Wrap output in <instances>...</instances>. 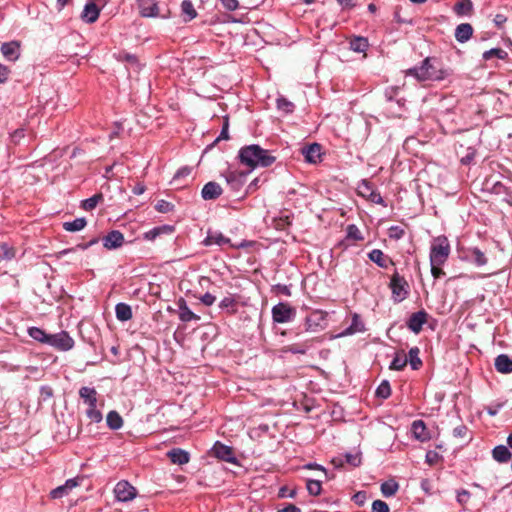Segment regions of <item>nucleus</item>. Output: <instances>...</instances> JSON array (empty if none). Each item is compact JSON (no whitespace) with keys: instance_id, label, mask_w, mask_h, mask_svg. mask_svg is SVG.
Returning a JSON list of instances; mask_svg holds the SVG:
<instances>
[{"instance_id":"6","label":"nucleus","mask_w":512,"mask_h":512,"mask_svg":"<svg viewBox=\"0 0 512 512\" xmlns=\"http://www.w3.org/2000/svg\"><path fill=\"white\" fill-rule=\"evenodd\" d=\"M296 315V310L288 303L280 302L272 308V319L276 323L290 322Z\"/></svg>"},{"instance_id":"60","label":"nucleus","mask_w":512,"mask_h":512,"mask_svg":"<svg viewBox=\"0 0 512 512\" xmlns=\"http://www.w3.org/2000/svg\"><path fill=\"white\" fill-rule=\"evenodd\" d=\"M24 137V130L17 129L11 134V141L15 144L19 143L20 140Z\"/></svg>"},{"instance_id":"36","label":"nucleus","mask_w":512,"mask_h":512,"mask_svg":"<svg viewBox=\"0 0 512 512\" xmlns=\"http://www.w3.org/2000/svg\"><path fill=\"white\" fill-rule=\"evenodd\" d=\"M420 350L418 347H412L408 353V362L413 370H418L422 366V361L419 358Z\"/></svg>"},{"instance_id":"39","label":"nucleus","mask_w":512,"mask_h":512,"mask_svg":"<svg viewBox=\"0 0 512 512\" xmlns=\"http://www.w3.org/2000/svg\"><path fill=\"white\" fill-rule=\"evenodd\" d=\"M374 187L372 183L366 179H363L357 186V193L359 196L368 199L371 196V192Z\"/></svg>"},{"instance_id":"11","label":"nucleus","mask_w":512,"mask_h":512,"mask_svg":"<svg viewBox=\"0 0 512 512\" xmlns=\"http://www.w3.org/2000/svg\"><path fill=\"white\" fill-rule=\"evenodd\" d=\"M215 457L228 463L235 464L237 459L234 451L230 446L224 445L221 442H216L212 448Z\"/></svg>"},{"instance_id":"22","label":"nucleus","mask_w":512,"mask_h":512,"mask_svg":"<svg viewBox=\"0 0 512 512\" xmlns=\"http://www.w3.org/2000/svg\"><path fill=\"white\" fill-rule=\"evenodd\" d=\"M473 34V27L469 23L459 24L455 29V38L458 42L468 41Z\"/></svg>"},{"instance_id":"51","label":"nucleus","mask_w":512,"mask_h":512,"mask_svg":"<svg viewBox=\"0 0 512 512\" xmlns=\"http://www.w3.org/2000/svg\"><path fill=\"white\" fill-rule=\"evenodd\" d=\"M440 459V455L435 451H428L425 456V460L429 465H434Z\"/></svg>"},{"instance_id":"21","label":"nucleus","mask_w":512,"mask_h":512,"mask_svg":"<svg viewBox=\"0 0 512 512\" xmlns=\"http://www.w3.org/2000/svg\"><path fill=\"white\" fill-rule=\"evenodd\" d=\"M495 369L503 374L512 373V359L506 354H500L495 358Z\"/></svg>"},{"instance_id":"35","label":"nucleus","mask_w":512,"mask_h":512,"mask_svg":"<svg viewBox=\"0 0 512 512\" xmlns=\"http://www.w3.org/2000/svg\"><path fill=\"white\" fill-rule=\"evenodd\" d=\"M454 12L459 15H468L473 9V4L470 0H461L454 5Z\"/></svg>"},{"instance_id":"52","label":"nucleus","mask_w":512,"mask_h":512,"mask_svg":"<svg viewBox=\"0 0 512 512\" xmlns=\"http://www.w3.org/2000/svg\"><path fill=\"white\" fill-rule=\"evenodd\" d=\"M468 433V428L465 425H459L453 429V435L457 438H465Z\"/></svg>"},{"instance_id":"61","label":"nucleus","mask_w":512,"mask_h":512,"mask_svg":"<svg viewBox=\"0 0 512 512\" xmlns=\"http://www.w3.org/2000/svg\"><path fill=\"white\" fill-rule=\"evenodd\" d=\"M353 498H354V501L356 504H358L359 506H362L366 501V493L365 492H357Z\"/></svg>"},{"instance_id":"27","label":"nucleus","mask_w":512,"mask_h":512,"mask_svg":"<svg viewBox=\"0 0 512 512\" xmlns=\"http://www.w3.org/2000/svg\"><path fill=\"white\" fill-rule=\"evenodd\" d=\"M493 459L499 463H505L510 460L512 454L505 445H498L492 450Z\"/></svg>"},{"instance_id":"8","label":"nucleus","mask_w":512,"mask_h":512,"mask_svg":"<svg viewBox=\"0 0 512 512\" xmlns=\"http://www.w3.org/2000/svg\"><path fill=\"white\" fill-rule=\"evenodd\" d=\"M48 345L61 351H68L73 348L74 340L65 331L57 334H50Z\"/></svg>"},{"instance_id":"62","label":"nucleus","mask_w":512,"mask_h":512,"mask_svg":"<svg viewBox=\"0 0 512 512\" xmlns=\"http://www.w3.org/2000/svg\"><path fill=\"white\" fill-rule=\"evenodd\" d=\"M348 235L354 239H361L360 232L355 225H350L348 227Z\"/></svg>"},{"instance_id":"38","label":"nucleus","mask_w":512,"mask_h":512,"mask_svg":"<svg viewBox=\"0 0 512 512\" xmlns=\"http://www.w3.org/2000/svg\"><path fill=\"white\" fill-rule=\"evenodd\" d=\"M399 485L394 480H389L381 484V493L385 497H391L398 491Z\"/></svg>"},{"instance_id":"34","label":"nucleus","mask_w":512,"mask_h":512,"mask_svg":"<svg viewBox=\"0 0 512 512\" xmlns=\"http://www.w3.org/2000/svg\"><path fill=\"white\" fill-rule=\"evenodd\" d=\"M107 425L110 429L118 430L123 425V419L116 411H110L106 418Z\"/></svg>"},{"instance_id":"18","label":"nucleus","mask_w":512,"mask_h":512,"mask_svg":"<svg viewBox=\"0 0 512 512\" xmlns=\"http://www.w3.org/2000/svg\"><path fill=\"white\" fill-rule=\"evenodd\" d=\"M140 13L144 17L158 16V6L155 0H138Z\"/></svg>"},{"instance_id":"28","label":"nucleus","mask_w":512,"mask_h":512,"mask_svg":"<svg viewBox=\"0 0 512 512\" xmlns=\"http://www.w3.org/2000/svg\"><path fill=\"white\" fill-rule=\"evenodd\" d=\"M350 49L354 52L361 53L368 49L369 43L367 38L361 36H354L349 41Z\"/></svg>"},{"instance_id":"16","label":"nucleus","mask_w":512,"mask_h":512,"mask_svg":"<svg viewBox=\"0 0 512 512\" xmlns=\"http://www.w3.org/2000/svg\"><path fill=\"white\" fill-rule=\"evenodd\" d=\"M222 192V187L217 182L210 181L202 188L201 196L204 200H214L217 199Z\"/></svg>"},{"instance_id":"4","label":"nucleus","mask_w":512,"mask_h":512,"mask_svg":"<svg viewBox=\"0 0 512 512\" xmlns=\"http://www.w3.org/2000/svg\"><path fill=\"white\" fill-rule=\"evenodd\" d=\"M390 288L392 291V299L396 303L402 302L409 294V285L407 281L397 272H395L391 277Z\"/></svg>"},{"instance_id":"43","label":"nucleus","mask_w":512,"mask_h":512,"mask_svg":"<svg viewBox=\"0 0 512 512\" xmlns=\"http://www.w3.org/2000/svg\"><path fill=\"white\" fill-rule=\"evenodd\" d=\"M219 307L221 309L227 310V312H229V313H234L235 307H236V301L234 300V298H232L230 296L225 297L220 301Z\"/></svg>"},{"instance_id":"50","label":"nucleus","mask_w":512,"mask_h":512,"mask_svg":"<svg viewBox=\"0 0 512 512\" xmlns=\"http://www.w3.org/2000/svg\"><path fill=\"white\" fill-rule=\"evenodd\" d=\"M223 7L228 11H235L239 7L238 0H220Z\"/></svg>"},{"instance_id":"58","label":"nucleus","mask_w":512,"mask_h":512,"mask_svg":"<svg viewBox=\"0 0 512 512\" xmlns=\"http://www.w3.org/2000/svg\"><path fill=\"white\" fill-rule=\"evenodd\" d=\"M201 302L206 305V306H211L212 304H214L216 298L214 295H212L211 293H205L202 297H201Z\"/></svg>"},{"instance_id":"57","label":"nucleus","mask_w":512,"mask_h":512,"mask_svg":"<svg viewBox=\"0 0 512 512\" xmlns=\"http://www.w3.org/2000/svg\"><path fill=\"white\" fill-rule=\"evenodd\" d=\"M228 128H229V123H228V120L226 119L223 123L221 133L218 136V138L216 139V141H219L221 139H223V140L229 139Z\"/></svg>"},{"instance_id":"24","label":"nucleus","mask_w":512,"mask_h":512,"mask_svg":"<svg viewBox=\"0 0 512 512\" xmlns=\"http://www.w3.org/2000/svg\"><path fill=\"white\" fill-rule=\"evenodd\" d=\"M368 256L372 262L376 263L381 268H387L389 264H392V260L380 249H373Z\"/></svg>"},{"instance_id":"42","label":"nucleus","mask_w":512,"mask_h":512,"mask_svg":"<svg viewBox=\"0 0 512 512\" xmlns=\"http://www.w3.org/2000/svg\"><path fill=\"white\" fill-rule=\"evenodd\" d=\"M376 395L380 398L386 399L391 395V387L387 380L381 382L376 390Z\"/></svg>"},{"instance_id":"47","label":"nucleus","mask_w":512,"mask_h":512,"mask_svg":"<svg viewBox=\"0 0 512 512\" xmlns=\"http://www.w3.org/2000/svg\"><path fill=\"white\" fill-rule=\"evenodd\" d=\"M389 506L382 500H375L372 503V512H389Z\"/></svg>"},{"instance_id":"10","label":"nucleus","mask_w":512,"mask_h":512,"mask_svg":"<svg viewBox=\"0 0 512 512\" xmlns=\"http://www.w3.org/2000/svg\"><path fill=\"white\" fill-rule=\"evenodd\" d=\"M81 481H82V478H80V477H75V478L66 480V482L63 485H60V486L54 488L53 490H51V492L49 494L50 498L51 499H61L64 496H67L72 491V489H74L75 487L80 485Z\"/></svg>"},{"instance_id":"55","label":"nucleus","mask_w":512,"mask_h":512,"mask_svg":"<svg viewBox=\"0 0 512 512\" xmlns=\"http://www.w3.org/2000/svg\"><path fill=\"white\" fill-rule=\"evenodd\" d=\"M191 168L190 167H182L179 169L176 174L174 175L173 180L177 181L183 177H188L191 174Z\"/></svg>"},{"instance_id":"17","label":"nucleus","mask_w":512,"mask_h":512,"mask_svg":"<svg viewBox=\"0 0 512 512\" xmlns=\"http://www.w3.org/2000/svg\"><path fill=\"white\" fill-rule=\"evenodd\" d=\"M203 243L205 246H210L213 244H216L219 246H223V245L233 246L231 244V240L229 238L225 237L221 232L209 231L206 238L204 239Z\"/></svg>"},{"instance_id":"3","label":"nucleus","mask_w":512,"mask_h":512,"mask_svg":"<svg viewBox=\"0 0 512 512\" xmlns=\"http://www.w3.org/2000/svg\"><path fill=\"white\" fill-rule=\"evenodd\" d=\"M450 255V244L446 236L433 239L430 247V265H443Z\"/></svg>"},{"instance_id":"9","label":"nucleus","mask_w":512,"mask_h":512,"mask_svg":"<svg viewBox=\"0 0 512 512\" xmlns=\"http://www.w3.org/2000/svg\"><path fill=\"white\" fill-rule=\"evenodd\" d=\"M114 494L118 501L127 502L136 497L137 491L129 482L123 480L116 484Z\"/></svg>"},{"instance_id":"48","label":"nucleus","mask_w":512,"mask_h":512,"mask_svg":"<svg viewBox=\"0 0 512 512\" xmlns=\"http://www.w3.org/2000/svg\"><path fill=\"white\" fill-rule=\"evenodd\" d=\"M345 460L348 464H350L353 467H358L361 464V456L359 453H356V454L347 453L345 455Z\"/></svg>"},{"instance_id":"56","label":"nucleus","mask_w":512,"mask_h":512,"mask_svg":"<svg viewBox=\"0 0 512 512\" xmlns=\"http://www.w3.org/2000/svg\"><path fill=\"white\" fill-rule=\"evenodd\" d=\"M390 237L395 239H400L404 235V230L399 226H392L390 229Z\"/></svg>"},{"instance_id":"12","label":"nucleus","mask_w":512,"mask_h":512,"mask_svg":"<svg viewBox=\"0 0 512 512\" xmlns=\"http://www.w3.org/2000/svg\"><path fill=\"white\" fill-rule=\"evenodd\" d=\"M102 242L105 248L116 249L124 243V235L118 230H113L103 237Z\"/></svg>"},{"instance_id":"63","label":"nucleus","mask_w":512,"mask_h":512,"mask_svg":"<svg viewBox=\"0 0 512 512\" xmlns=\"http://www.w3.org/2000/svg\"><path fill=\"white\" fill-rule=\"evenodd\" d=\"M442 265L431 266V273L434 278H440L444 275V271L441 269Z\"/></svg>"},{"instance_id":"49","label":"nucleus","mask_w":512,"mask_h":512,"mask_svg":"<svg viewBox=\"0 0 512 512\" xmlns=\"http://www.w3.org/2000/svg\"><path fill=\"white\" fill-rule=\"evenodd\" d=\"M156 210L161 213H168L169 211L172 210V205H171V203H169L165 200H160L156 204Z\"/></svg>"},{"instance_id":"26","label":"nucleus","mask_w":512,"mask_h":512,"mask_svg":"<svg viewBox=\"0 0 512 512\" xmlns=\"http://www.w3.org/2000/svg\"><path fill=\"white\" fill-rule=\"evenodd\" d=\"M79 395L88 407L97 406V391L94 388L82 387L79 390Z\"/></svg>"},{"instance_id":"45","label":"nucleus","mask_w":512,"mask_h":512,"mask_svg":"<svg viewBox=\"0 0 512 512\" xmlns=\"http://www.w3.org/2000/svg\"><path fill=\"white\" fill-rule=\"evenodd\" d=\"M87 417L95 423H99L102 420V413L96 409V406L88 407Z\"/></svg>"},{"instance_id":"33","label":"nucleus","mask_w":512,"mask_h":512,"mask_svg":"<svg viewBox=\"0 0 512 512\" xmlns=\"http://www.w3.org/2000/svg\"><path fill=\"white\" fill-rule=\"evenodd\" d=\"M181 11L184 15V21L188 22L197 16V12L190 0H184L181 4Z\"/></svg>"},{"instance_id":"41","label":"nucleus","mask_w":512,"mask_h":512,"mask_svg":"<svg viewBox=\"0 0 512 512\" xmlns=\"http://www.w3.org/2000/svg\"><path fill=\"white\" fill-rule=\"evenodd\" d=\"M506 56H507V52L501 48H492L483 53L484 60H489L493 57H496L498 59H504Z\"/></svg>"},{"instance_id":"30","label":"nucleus","mask_w":512,"mask_h":512,"mask_svg":"<svg viewBox=\"0 0 512 512\" xmlns=\"http://www.w3.org/2000/svg\"><path fill=\"white\" fill-rule=\"evenodd\" d=\"M179 318L183 322H190L193 320H199L200 317L193 313L188 306L186 305L185 301L182 300V302L179 305Z\"/></svg>"},{"instance_id":"32","label":"nucleus","mask_w":512,"mask_h":512,"mask_svg":"<svg viewBox=\"0 0 512 512\" xmlns=\"http://www.w3.org/2000/svg\"><path fill=\"white\" fill-rule=\"evenodd\" d=\"M407 363H408L407 355L403 351L398 352V353H396L395 357L393 358L389 368L391 370L400 371L407 365Z\"/></svg>"},{"instance_id":"59","label":"nucleus","mask_w":512,"mask_h":512,"mask_svg":"<svg viewBox=\"0 0 512 512\" xmlns=\"http://www.w3.org/2000/svg\"><path fill=\"white\" fill-rule=\"evenodd\" d=\"M470 498V493L467 490H461L457 494V501L460 504H465Z\"/></svg>"},{"instance_id":"44","label":"nucleus","mask_w":512,"mask_h":512,"mask_svg":"<svg viewBox=\"0 0 512 512\" xmlns=\"http://www.w3.org/2000/svg\"><path fill=\"white\" fill-rule=\"evenodd\" d=\"M306 486L310 495L317 496L321 493L322 486L319 480H308Z\"/></svg>"},{"instance_id":"31","label":"nucleus","mask_w":512,"mask_h":512,"mask_svg":"<svg viewBox=\"0 0 512 512\" xmlns=\"http://www.w3.org/2000/svg\"><path fill=\"white\" fill-rule=\"evenodd\" d=\"M28 334L31 338H33L34 340L38 341V342H41V343H44V344H48L49 342V336L50 334H47L43 329L41 328H38V327H30L28 329Z\"/></svg>"},{"instance_id":"54","label":"nucleus","mask_w":512,"mask_h":512,"mask_svg":"<svg viewBox=\"0 0 512 512\" xmlns=\"http://www.w3.org/2000/svg\"><path fill=\"white\" fill-rule=\"evenodd\" d=\"M368 200L375 204L385 205L384 199L375 189L371 192V196L368 197Z\"/></svg>"},{"instance_id":"53","label":"nucleus","mask_w":512,"mask_h":512,"mask_svg":"<svg viewBox=\"0 0 512 512\" xmlns=\"http://www.w3.org/2000/svg\"><path fill=\"white\" fill-rule=\"evenodd\" d=\"M98 204L95 202V200L90 197L88 199H85L81 202V208L86 211L93 210Z\"/></svg>"},{"instance_id":"20","label":"nucleus","mask_w":512,"mask_h":512,"mask_svg":"<svg viewBox=\"0 0 512 512\" xmlns=\"http://www.w3.org/2000/svg\"><path fill=\"white\" fill-rule=\"evenodd\" d=\"M411 432L415 439L425 442L429 439V433L422 420H415L411 425Z\"/></svg>"},{"instance_id":"14","label":"nucleus","mask_w":512,"mask_h":512,"mask_svg":"<svg viewBox=\"0 0 512 512\" xmlns=\"http://www.w3.org/2000/svg\"><path fill=\"white\" fill-rule=\"evenodd\" d=\"M247 174L244 172H237V171H229L226 175V182L231 187L233 191H239L245 181H246Z\"/></svg>"},{"instance_id":"1","label":"nucleus","mask_w":512,"mask_h":512,"mask_svg":"<svg viewBox=\"0 0 512 512\" xmlns=\"http://www.w3.org/2000/svg\"><path fill=\"white\" fill-rule=\"evenodd\" d=\"M406 74L418 81H441L451 75V70L445 68L438 59L427 57L419 67L407 70Z\"/></svg>"},{"instance_id":"7","label":"nucleus","mask_w":512,"mask_h":512,"mask_svg":"<svg viewBox=\"0 0 512 512\" xmlns=\"http://www.w3.org/2000/svg\"><path fill=\"white\" fill-rule=\"evenodd\" d=\"M327 320L326 314L322 311H313L305 319L306 331H320L326 328Z\"/></svg>"},{"instance_id":"15","label":"nucleus","mask_w":512,"mask_h":512,"mask_svg":"<svg viewBox=\"0 0 512 512\" xmlns=\"http://www.w3.org/2000/svg\"><path fill=\"white\" fill-rule=\"evenodd\" d=\"M1 53L6 60L16 61L20 55V44L17 41L3 43Z\"/></svg>"},{"instance_id":"13","label":"nucleus","mask_w":512,"mask_h":512,"mask_svg":"<svg viewBox=\"0 0 512 512\" xmlns=\"http://www.w3.org/2000/svg\"><path fill=\"white\" fill-rule=\"evenodd\" d=\"M426 321H427V313L425 311L421 310V311L413 313L410 316V318L407 322V326L412 332L418 334L422 330V327L426 323Z\"/></svg>"},{"instance_id":"23","label":"nucleus","mask_w":512,"mask_h":512,"mask_svg":"<svg viewBox=\"0 0 512 512\" xmlns=\"http://www.w3.org/2000/svg\"><path fill=\"white\" fill-rule=\"evenodd\" d=\"M167 456L169 457V459L171 460L172 463L178 464V465L186 464L189 462V459H190L189 453L180 448H175V449L170 450L167 453Z\"/></svg>"},{"instance_id":"19","label":"nucleus","mask_w":512,"mask_h":512,"mask_svg":"<svg viewBox=\"0 0 512 512\" xmlns=\"http://www.w3.org/2000/svg\"><path fill=\"white\" fill-rule=\"evenodd\" d=\"M305 160L309 163H317L321 158V146L317 143L311 144L302 149Z\"/></svg>"},{"instance_id":"40","label":"nucleus","mask_w":512,"mask_h":512,"mask_svg":"<svg viewBox=\"0 0 512 512\" xmlns=\"http://www.w3.org/2000/svg\"><path fill=\"white\" fill-rule=\"evenodd\" d=\"M164 232H172V227L170 226H167V225H164V226H160V227H154L153 229L147 231L145 234H144V238L147 239V240H155L160 234L164 233Z\"/></svg>"},{"instance_id":"2","label":"nucleus","mask_w":512,"mask_h":512,"mask_svg":"<svg viewBox=\"0 0 512 512\" xmlns=\"http://www.w3.org/2000/svg\"><path fill=\"white\" fill-rule=\"evenodd\" d=\"M238 157L240 162L251 170L257 167H269L276 160L268 150H265L256 144L242 147L239 150Z\"/></svg>"},{"instance_id":"5","label":"nucleus","mask_w":512,"mask_h":512,"mask_svg":"<svg viewBox=\"0 0 512 512\" xmlns=\"http://www.w3.org/2000/svg\"><path fill=\"white\" fill-rule=\"evenodd\" d=\"M108 0H88L84 6L81 18L86 23H94L97 21L100 10L106 5Z\"/></svg>"},{"instance_id":"37","label":"nucleus","mask_w":512,"mask_h":512,"mask_svg":"<svg viewBox=\"0 0 512 512\" xmlns=\"http://www.w3.org/2000/svg\"><path fill=\"white\" fill-rule=\"evenodd\" d=\"M87 222L85 218H76L70 222H64L63 228L69 232H77L82 230L86 226Z\"/></svg>"},{"instance_id":"25","label":"nucleus","mask_w":512,"mask_h":512,"mask_svg":"<svg viewBox=\"0 0 512 512\" xmlns=\"http://www.w3.org/2000/svg\"><path fill=\"white\" fill-rule=\"evenodd\" d=\"M466 257L476 266H484L487 263L485 254L477 247L469 248Z\"/></svg>"},{"instance_id":"46","label":"nucleus","mask_w":512,"mask_h":512,"mask_svg":"<svg viewBox=\"0 0 512 512\" xmlns=\"http://www.w3.org/2000/svg\"><path fill=\"white\" fill-rule=\"evenodd\" d=\"M277 107L279 110L284 111L285 113H290L294 109L293 103L285 98H279L277 100Z\"/></svg>"},{"instance_id":"64","label":"nucleus","mask_w":512,"mask_h":512,"mask_svg":"<svg viewBox=\"0 0 512 512\" xmlns=\"http://www.w3.org/2000/svg\"><path fill=\"white\" fill-rule=\"evenodd\" d=\"M494 23L495 25L498 27V28H501L503 26V24L507 21V18L505 15L503 14H497L495 17H494Z\"/></svg>"},{"instance_id":"29","label":"nucleus","mask_w":512,"mask_h":512,"mask_svg":"<svg viewBox=\"0 0 512 512\" xmlns=\"http://www.w3.org/2000/svg\"><path fill=\"white\" fill-rule=\"evenodd\" d=\"M115 313L120 321H128L132 318L131 307L126 303H118L115 307Z\"/></svg>"}]
</instances>
